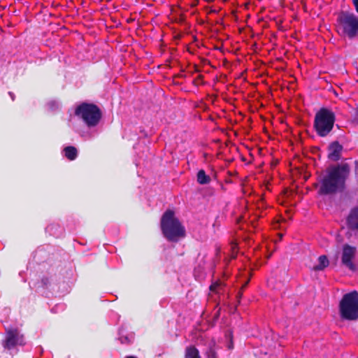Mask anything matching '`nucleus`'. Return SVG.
<instances>
[{
	"mask_svg": "<svg viewBox=\"0 0 358 358\" xmlns=\"http://www.w3.org/2000/svg\"><path fill=\"white\" fill-rule=\"evenodd\" d=\"M350 167L348 164L334 165L328 167L324 173L320 176L318 194L330 195L342 191L345 188L346 180L349 177Z\"/></svg>",
	"mask_w": 358,
	"mask_h": 358,
	"instance_id": "1",
	"label": "nucleus"
},
{
	"mask_svg": "<svg viewBox=\"0 0 358 358\" xmlns=\"http://www.w3.org/2000/svg\"><path fill=\"white\" fill-rule=\"evenodd\" d=\"M161 229L164 237L169 241L177 242L185 236V227L175 217L174 212L171 210H167L163 214L161 219Z\"/></svg>",
	"mask_w": 358,
	"mask_h": 358,
	"instance_id": "2",
	"label": "nucleus"
},
{
	"mask_svg": "<svg viewBox=\"0 0 358 358\" xmlns=\"http://www.w3.org/2000/svg\"><path fill=\"white\" fill-rule=\"evenodd\" d=\"M336 115L330 109L321 108L315 114L314 128L318 136H327L333 129Z\"/></svg>",
	"mask_w": 358,
	"mask_h": 358,
	"instance_id": "3",
	"label": "nucleus"
},
{
	"mask_svg": "<svg viewBox=\"0 0 358 358\" xmlns=\"http://www.w3.org/2000/svg\"><path fill=\"white\" fill-rule=\"evenodd\" d=\"M339 313L343 320L358 319V292L352 291L344 294L339 303Z\"/></svg>",
	"mask_w": 358,
	"mask_h": 358,
	"instance_id": "4",
	"label": "nucleus"
},
{
	"mask_svg": "<svg viewBox=\"0 0 358 358\" xmlns=\"http://www.w3.org/2000/svg\"><path fill=\"white\" fill-rule=\"evenodd\" d=\"M75 115L80 118L88 127H96L102 116L99 108L94 103H82L75 110Z\"/></svg>",
	"mask_w": 358,
	"mask_h": 358,
	"instance_id": "5",
	"label": "nucleus"
},
{
	"mask_svg": "<svg viewBox=\"0 0 358 358\" xmlns=\"http://www.w3.org/2000/svg\"><path fill=\"white\" fill-rule=\"evenodd\" d=\"M337 28L344 36L354 38L358 35V17L353 13L342 12L337 18Z\"/></svg>",
	"mask_w": 358,
	"mask_h": 358,
	"instance_id": "6",
	"label": "nucleus"
},
{
	"mask_svg": "<svg viewBox=\"0 0 358 358\" xmlns=\"http://www.w3.org/2000/svg\"><path fill=\"white\" fill-rule=\"evenodd\" d=\"M26 344L24 336L17 329H10L6 332L3 345L8 350L13 349L17 345L23 346Z\"/></svg>",
	"mask_w": 358,
	"mask_h": 358,
	"instance_id": "7",
	"label": "nucleus"
},
{
	"mask_svg": "<svg viewBox=\"0 0 358 358\" xmlns=\"http://www.w3.org/2000/svg\"><path fill=\"white\" fill-rule=\"evenodd\" d=\"M357 249L350 245H344L343 248L341 262L342 264L351 271H355L356 266L352 260L355 258Z\"/></svg>",
	"mask_w": 358,
	"mask_h": 358,
	"instance_id": "8",
	"label": "nucleus"
},
{
	"mask_svg": "<svg viewBox=\"0 0 358 358\" xmlns=\"http://www.w3.org/2000/svg\"><path fill=\"white\" fill-rule=\"evenodd\" d=\"M343 146L338 142L334 141L328 148V158L334 162H337L341 159Z\"/></svg>",
	"mask_w": 358,
	"mask_h": 358,
	"instance_id": "9",
	"label": "nucleus"
},
{
	"mask_svg": "<svg viewBox=\"0 0 358 358\" xmlns=\"http://www.w3.org/2000/svg\"><path fill=\"white\" fill-rule=\"evenodd\" d=\"M348 222L351 229L358 230V207L352 209L348 218Z\"/></svg>",
	"mask_w": 358,
	"mask_h": 358,
	"instance_id": "10",
	"label": "nucleus"
},
{
	"mask_svg": "<svg viewBox=\"0 0 358 358\" xmlns=\"http://www.w3.org/2000/svg\"><path fill=\"white\" fill-rule=\"evenodd\" d=\"M64 156L70 161L76 159L78 157V150L74 146H66L63 150Z\"/></svg>",
	"mask_w": 358,
	"mask_h": 358,
	"instance_id": "11",
	"label": "nucleus"
},
{
	"mask_svg": "<svg viewBox=\"0 0 358 358\" xmlns=\"http://www.w3.org/2000/svg\"><path fill=\"white\" fill-rule=\"evenodd\" d=\"M318 264L313 266L314 271H322L329 266V259L325 255H321L318 258Z\"/></svg>",
	"mask_w": 358,
	"mask_h": 358,
	"instance_id": "12",
	"label": "nucleus"
},
{
	"mask_svg": "<svg viewBox=\"0 0 358 358\" xmlns=\"http://www.w3.org/2000/svg\"><path fill=\"white\" fill-rule=\"evenodd\" d=\"M185 358H201L198 349L190 345L185 349Z\"/></svg>",
	"mask_w": 358,
	"mask_h": 358,
	"instance_id": "13",
	"label": "nucleus"
},
{
	"mask_svg": "<svg viewBox=\"0 0 358 358\" xmlns=\"http://www.w3.org/2000/svg\"><path fill=\"white\" fill-rule=\"evenodd\" d=\"M197 182L200 185H206L210 182V178L206 175L204 170H199L197 173Z\"/></svg>",
	"mask_w": 358,
	"mask_h": 358,
	"instance_id": "14",
	"label": "nucleus"
},
{
	"mask_svg": "<svg viewBox=\"0 0 358 358\" xmlns=\"http://www.w3.org/2000/svg\"><path fill=\"white\" fill-rule=\"evenodd\" d=\"M217 347L215 345L214 341H212L208 345V348L206 351L207 358H218L217 354Z\"/></svg>",
	"mask_w": 358,
	"mask_h": 358,
	"instance_id": "15",
	"label": "nucleus"
},
{
	"mask_svg": "<svg viewBox=\"0 0 358 358\" xmlns=\"http://www.w3.org/2000/svg\"><path fill=\"white\" fill-rule=\"evenodd\" d=\"M223 285L220 282H215L213 283L210 287V290L216 294H220L222 289Z\"/></svg>",
	"mask_w": 358,
	"mask_h": 358,
	"instance_id": "16",
	"label": "nucleus"
},
{
	"mask_svg": "<svg viewBox=\"0 0 358 358\" xmlns=\"http://www.w3.org/2000/svg\"><path fill=\"white\" fill-rule=\"evenodd\" d=\"M354 122L358 124V107L356 108Z\"/></svg>",
	"mask_w": 358,
	"mask_h": 358,
	"instance_id": "17",
	"label": "nucleus"
},
{
	"mask_svg": "<svg viewBox=\"0 0 358 358\" xmlns=\"http://www.w3.org/2000/svg\"><path fill=\"white\" fill-rule=\"evenodd\" d=\"M357 12L358 13V0H352Z\"/></svg>",
	"mask_w": 358,
	"mask_h": 358,
	"instance_id": "18",
	"label": "nucleus"
},
{
	"mask_svg": "<svg viewBox=\"0 0 358 358\" xmlns=\"http://www.w3.org/2000/svg\"><path fill=\"white\" fill-rule=\"evenodd\" d=\"M8 94H9V96H10L11 99H12L13 101H14V100H15V94H14V93H13V92H9Z\"/></svg>",
	"mask_w": 358,
	"mask_h": 358,
	"instance_id": "19",
	"label": "nucleus"
},
{
	"mask_svg": "<svg viewBox=\"0 0 358 358\" xmlns=\"http://www.w3.org/2000/svg\"><path fill=\"white\" fill-rule=\"evenodd\" d=\"M48 105L51 107V108H53L55 105H57V103L55 102V101H51L48 103Z\"/></svg>",
	"mask_w": 358,
	"mask_h": 358,
	"instance_id": "20",
	"label": "nucleus"
},
{
	"mask_svg": "<svg viewBox=\"0 0 358 358\" xmlns=\"http://www.w3.org/2000/svg\"><path fill=\"white\" fill-rule=\"evenodd\" d=\"M42 282H43L44 285L47 286V285H48V279H43Z\"/></svg>",
	"mask_w": 358,
	"mask_h": 358,
	"instance_id": "21",
	"label": "nucleus"
},
{
	"mask_svg": "<svg viewBox=\"0 0 358 358\" xmlns=\"http://www.w3.org/2000/svg\"><path fill=\"white\" fill-rule=\"evenodd\" d=\"M55 227V225H50V226H48V228H47V229H48L49 231H52V229H53Z\"/></svg>",
	"mask_w": 358,
	"mask_h": 358,
	"instance_id": "22",
	"label": "nucleus"
},
{
	"mask_svg": "<svg viewBox=\"0 0 358 358\" xmlns=\"http://www.w3.org/2000/svg\"><path fill=\"white\" fill-rule=\"evenodd\" d=\"M241 295H242V292L240 291V292H238V297H241Z\"/></svg>",
	"mask_w": 358,
	"mask_h": 358,
	"instance_id": "23",
	"label": "nucleus"
},
{
	"mask_svg": "<svg viewBox=\"0 0 358 358\" xmlns=\"http://www.w3.org/2000/svg\"><path fill=\"white\" fill-rule=\"evenodd\" d=\"M127 358H136V357H134V356H128V357H127Z\"/></svg>",
	"mask_w": 358,
	"mask_h": 358,
	"instance_id": "24",
	"label": "nucleus"
},
{
	"mask_svg": "<svg viewBox=\"0 0 358 358\" xmlns=\"http://www.w3.org/2000/svg\"><path fill=\"white\" fill-rule=\"evenodd\" d=\"M357 358H358V357H357Z\"/></svg>",
	"mask_w": 358,
	"mask_h": 358,
	"instance_id": "25",
	"label": "nucleus"
}]
</instances>
